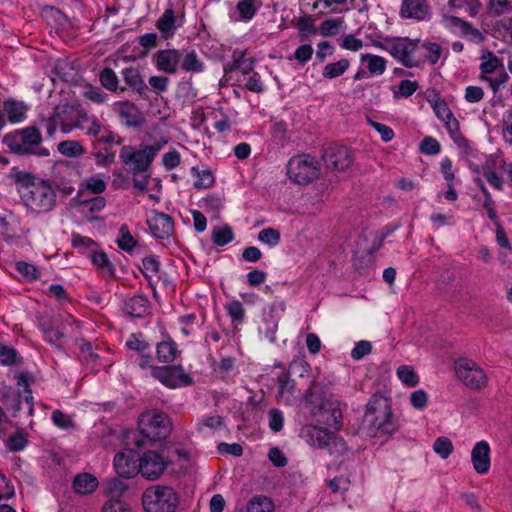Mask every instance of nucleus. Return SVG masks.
<instances>
[{
	"label": "nucleus",
	"mask_w": 512,
	"mask_h": 512,
	"mask_svg": "<svg viewBox=\"0 0 512 512\" xmlns=\"http://www.w3.org/2000/svg\"><path fill=\"white\" fill-rule=\"evenodd\" d=\"M21 201L27 211L33 215L49 213L56 207L57 196L48 180L36 178L25 172L16 176Z\"/></svg>",
	"instance_id": "1"
},
{
	"label": "nucleus",
	"mask_w": 512,
	"mask_h": 512,
	"mask_svg": "<svg viewBox=\"0 0 512 512\" xmlns=\"http://www.w3.org/2000/svg\"><path fill=\"white\" fill-rule=\"evenodd\" d=\"M161 150L160 144L141 145L136 148L125 145L121 148L119 158L125 169L132 174L133 184L141 192L147 190L150 181V166Z\"/></svg>",
	"instance_id": "2"
},
{
	"label": "nucleus",
	"mask_w": 512,
	"mask_h": 512,
	"mask_svg": "<svg viewBox=\"0 0 512 512\" xmlns=\"http://www.w3.org/2000/svg\"><path fill=\"white\" fill-rule=\"evenodd\" d=\"M362 429L370 437L392 435L397 430L388 399L378 394L371 397L366 406Z\"/></svg>",
	"instance_id": "3"
},
{
	"label": "nucleus",
	"mask_w": 512,
	"mask_h": 512,
	"mask_svg": "<svg viewBox=\"0 0 512 512\" xmlns=\"http://www.w3.org/2000/svg\"><path fill=\"white\" fill-rule=\"evenodd\" d=\"M171 432V423L166 414L156 410L146 411L139 418V431L132 432L135 447H144L147 441L156 442L165 439Z\"/></svg>",
	"instance_id": "4"
},
{
	"label": "nucleus",
	"mask_w": 512,
	"mask_h": 512,
	"mask_svg": "<svg viewBox=\"0 0 512 512\" xmlns=\"http://www.w3.org/2000/svg\"><path fill=\"white\" fill-rule=\"evenodd\" d=\"M42 136L36 127H26L8 133L3 138V143L14 153L19 155L34 154L47 157L50 151L41 146Z\"/></svg>",
	"instance_id": "5"
},
{
	"label": "nucleus",
	"mask_w": 512,
	"mask_h": 512,
	"mask_svg": "<svg viewBox=\"0 0 512 512\" xmlns=\"http://www.w3.org/2000/svg\"><path fill=\"white\" fill-rule=\"evenodd\" d=\"M381 48L407 68H415L422 65L419 39H410L408 37L387 39L381 44Z\"/></svg>",
	"instance_id": "6"
},
{
	"label": "nucleus",
	"mask_w": 512,
	"mask_h": 512,
	"mask_svg": "<svg viewBox=\"0 0 512 512\" xmlns=\"http://www.w3.org/2000/svg\"><path fill=\"white\" fill-rule=\"evenodd\" d=\"M142 503L146 512H175L178 496L171 487L154 485L144 491Z\"/></svg>",
	"instance_id": "7"
},
{
	"label": "nucleus",
	"mask_w": 512,
	"mask_h": 512,
	"mask_svg": "<svg viewBox=\"0 0 512 512\" xmlns=\"http://www.w3.org/2000/svg\"><path fill=\"white\" fill-rule=\"evenodd\" d=\"M51 176L55 188L64 196H70L75 190L74 184L81 178L80 164L73 161H58L52 167Z\"/></svg>",
	"instance_id": "8"
},
{
	"label": "nucleus",
	"mask_w": 512,
	"mask_h": 512,
	"mask_svg": "<svg viewBox=\"0 0 512 512\" xmlns=\"http://www.w3.org/2000/svg\"><path fill=\"white\" fill-rule=\"evenodd\" d=\"M287 172L293 182L307 184L318 178L320 169L315 158L309 155H300L289 160Z\"/></svg>",
	"instance_id": "9"
},
{
	"label": "nucleus",
	"mask_w": 512,
	"mask_h": 512,
	"mask_svg": "<svg viewBox=\"0 0 512 512\" xmlns=\"http://www.w3.org/2000/svg\"><path fill=\"white\" fill-rule=\"evenodd\" d=\"M480 64V78L486 81L496 93L509 79L502 61L493 53L488 52L482 56Z\"/></svg>",
	"instance_id": "10"
},
{
	"label": "nucleus",
	"mask_w": 512,
	"mask_h": 512,
	"mask_svg": "<svg viewBox=\"0 0 512 512\" xmlns=\"http://www.w3.org/2000/svg\"><path fill=\"white\" fill-rule=\"evenodd\" d=\"M456 376L470 389L479 390L485 387L487 377L484 370L472 359L462 357L455 361Z\"/></svg>",
	"instance_id": "11"
},
{
	"label": "nucleus",
	"mask_w": 512,
	"mask_h": 512,
	"mask_svg": "<svg viewBox=\"0 0 512 512\" xmlns=\"http://www.w3.org/2000/svg\"><path fill=\"white\" fill-rule=\"evenodd\" d=\"M316 422L339 431L342 427V412L339 403L329 399H323L320 404L311 410Z\"/></svg>",
	"instance_id": "12"
},
{
	"label": "nucleus",
	"mask_w": 512,
	"mask_h": 512,
	"mask_svg": "<svg viewBox=\"0 0 512 512\" xmlns=\"http://www.w3.org/2000/svg\"><path fill=\"white\" fill-rule=\"evenodd\" d=\"M17 384L18 386H22L24 388L25 394L22 395L20 393L8 391L3 395L4 404L7 406V409L12 410L14 414L22 410L23 405L25 404L27 406L29 415H33V396L32 391L29 389L26 374L21 373L18 376Z\"/></svg>",
	"instance_id": "13"
},
{
	"label": "nucleus",
	"mask_w": 512,
	"mask_h": 512,
	"mask_svg": "<svg viewBox=\"0 0 512 512\" xmlns=\"http://www.w3.org/2000/svg\"><path fill=\"white\" fill-rule=\"evenodd\" d=\"M151 375L169 388H177L192 383L191 377L181 366L153 367Z\"/></svg>",
	"instance_id": "14"
},
{
	"label": "nucleus",
	"mask_w": 512,
	"mask_h": 512,
	"mask_svg": "<svg viewBox=\"0 0 512 512\" xmlns=\"http://www.w3.org/2000/svg\"><path fill=\"white\" fill-rule=\"evenodd\" d=\"M139 473L148 480L158 479L167 468L168 461L158 452L147 451L138 458Z\"/></svg>",
	"instance_id": "15"
},
{
	"label": "nucleus",
	"mask_w": 512,
	"mask_h": 512,
	"mask_svg": "<svg viewBox=\"0 0 512 512\" xmlns=\"http://www.w3.org/2000/svg\"><path fill=\"white\" fill-rule=\"evenodd\" d=\"M502 170L506 175L507 179L512 187V162H506L505 159H488L482 166V174L487 182L496 190L501 191L503 189L504 181L503 178L498 175L495 169Z\"/></svg>",
	"instance_id": "16"
},
{
	"label": "nucleus",
	"mask_w": 512,
	"mask_h": 512,
	"mask_svg": "<svg viewBox=\"0 0 512 512\" xmlns=\"http://www.w3.org/2000/svg\"><path fill=\"white\" fill-rule=\"evenodd\" d=\"M325 166L333 171H345L353 161L351 151L342 145H331L324 150L322 155Z\"/></svg>",
	"instance_id": "17"
},
{
	"label": "nucleus",
	"mask_w": 512,
	"mask_h": 512,
	"mask_svg": "<svg viewBox=\"0 0 512 512\" xmlns=\"http://www.w3.org/2000/svg\"><path fill=\"white\" fill-rule=\"evenodd\" d=\"M83 113L84 109L76 104L58 105L54 110L56 120L58 119L59 126L63 133H69L76 129Z\"/></svg>",
	"instance_id": "18"
},
{
	"label": "nucleus",
	"mask_w": 512,
	"mask_h": 512,
	"mask_svg": "<svg viewBox=\"0 0 512 512\" xmlns=\"http://www.w3.org/2000/svg\"><path fill=\"white\" fill-rule=\"evenodd\" d=\"M146 223L152 235L158 239H168L174 231V221L169 215L151 211Z\"/></svg>",
	"instance_id": "19"
},
{
	"label": "nucleus",
	"mask_w": 512,
	"mask_h": 512,
	"mask_svg": "<svg viewBox=\"0 0 512 512\" xmlns=\"http://www.w3.org/2000/svg\"><path fill=\"white\" fill-rule=\"evenodd\" d=\"M182 59V53L176 49H164L157 51L153 56V62L158 70L175 74Z\"/></svg>",
	"instance_id": "20"
},
{
	"label": "nucleus",
	"mask_w": 512,
	"mask_h": 512,
	"mask_svg": "<svg viewBox=\"0 0 512 512\" xmlns=\"http://www.w3.org/2000/svg\"><path fill=\"white\" fill-rule=\"evenodd\" d=\"M114 467L116 473L123 478H131L139 473V461L131 450L117 453Z\"/></svg>",
	"instance_id": "21"
},
{
	"label": "nucleus",
	"mask_w": 512,
	"mask_h": 512,
	"mask_svg": "<svg viewBox=\"0 0 512 512\" xmlns=\"http://www.w3.org/2000/svg\"><path fill=\"white\" fill-rule=\"evenodd\" d=\"M471 462L474 470L481 475L487 474L490 470V446L487 441L477 442L471 451Z\"/></svg>",
	"instance_id": "22"
},
{
	"label": "nucleus",
	"mask_w": 512,
	"mask_h": 512,
	"mask_svg": "<svg viewBox=\"0 0 512 512\" xmlns=\"http://www.w3.org/2000/svg\"><path fill=\"white\" fill-rule=\"evenodd\" d=\"M445 24L447 27L452 29L454 32L460 34L463 37L468 38L471 41H481L482 34L481 32L473 28L468 22L455 17L450 16L445 19Z\"/></svg>",
	"instance_id": "23"
},
{
	"label": "nucleus",
	"mask_w": 512,
	"mask_h": 512,
	"mask_svg": "<svg viewBox=\"0 0 512 512\" xmlns=\"http://www.w3.org/2000/svg\"><path fill=\"white\" fill-rule=\"evenodd\" d=\"M401 15L415 20H424L429 15V5L426 0H403Z\"/></svg>",
	"instance_id": "24"
},
{
	"label": "nucleus",
	"mask_w": 512,
	"mask_h": 512,
	"mask_svg": "<svg viewBox=\"0 0 512 512\" xmlns=\"http://www.w3.org/2000/svg\"><path fill=\"white\" fill-rule=\"evenodd\" d=\"M331 434L327 429L317 425H308L302 429V435L306 441L317 448H325L331 438Z\"/></svg>",
	"instance_id": "25"
},
{
	"label": "nucleus",
	"mask_w": 512,
	"mask_h": 512,
	"mask_svg": "<svg viewBox=\"0 0 512 512\" xmlns=\"http://www.w3.org/2000/svg\"><path fill=\"white\" fill-rule=\"evenodd\" d=\"M150 308V301L144 295H135L124 302V312L131 316L141 318L144 317Z\"/></svg>",
	"instance_id": "26"
},
{
	"label": "nucleus",
	"mask_w": 512,
	"mask_h": 512,
	"mask_svg": "<svg viewBox=\"0 0 512 512\" xmlns=\"http://www.w3.org/2000/svg\"><path fill=\"white\" fill-rule=\"evenodd\" d=\"M121 75L126 85L140 95H144L148 87L145 84L140 70L137 67H126L122 69Z\"/></svg>",
	"instance_id": "27"
},
{
	"label": "nucleus",
	"mask_w": 512,
	"mask_h": 512,
	"mask_svg": "<svg viewBox=\"0 0 512 512\" xmlns=\"http://www.w3.org/2000/svg\"><path fill=\"white\" fill-rule=\"evenodd\" d=\"M436 116L445 123L446 129L452 122H459L449 109L447 103L437 94L434 93L432 99H428Z\"/></svg>",
	"instance_id": "28"
},
{
	"label": "nucleus",
	"mask_w": 512,
	"mask_h": 512,
	"mask_svg": "<svg viewBox=\"0 0 512 512\" xmlns=\"http://www.w3.org/2000/svg\"><path fill=\"white\" fill-rule=\"evenodd\" d=\"M98 487V480L89 473L78 474L73 481V488L76 493L86 495L94 492Z\"/></svg>",
	"instance_id": "29"
},
{
	"label": "nucleus",
	"mask_w": 512,
	"mask_h": 512,
	"mask_svg": "<svg viewBox=\"0 0 512 512\" xmlns=\"http://www.w3.org/2000/svg\"><path fill=\"white\" fill-rule=\"evenodd\" d=\"M3 109L11 123H20L26 118L27 107L23 102L6 100Z\"/></svg>",
	"instance_id": "30"
},
{
	"label": "nucleus",
	"mask_w": 512,
	"mask_h": 512,
	"mask_svg": "<svg viewBox=\"0 0 512 512\" xmlns=\"http://www.w3.org/2000/svg\"><path fill=\"white\" fill-rule=\"evenodd\" d=\"M89 258L94 266H96L103 274L108 277L114 276V266L109 260L107 254L100 249H92Z\"/></svg>",
	"instance_id": "31"
},
{
	"label": "nucleus",
	"mask_w": 512,
	"mask_h": 512,
	"mask_svg": "<svg viewBox=\"0 0 512 512\" xmlns=\"http://www.w3.org/2000/svg\"><path fill=\"white\" fill-rule=\"evenodd\" d=\"M119 106V116L126 126L136 127L140 124V116L136 106L130 102H120L117 104Z\"/></svg>",
	"instance_id": "32"
},
{
	"label": "nucleus",
	"mask_w": 512,
	"mask_h": 512,
	"mask_svg": "<svg viewBox=\"0 0 512 512\" xmlns=\"http://www.w3.org/2000/svg\"><path fill=\"white\" fill-rule=\"evenodd\" d=\"M420 55L422 56V65L425 62L435 65L442 56L443 49L440 44L436 42H420Z\"/></svg>",
	"instance_id": "33"
},
{
	"label": "nucleus",
	"mask_w": 512,
	"mask_h": 512,
	"mask_svg": "<svg viewBox=\"0 0 512 512\" xmlns=\"http://www.w3.org/2000/svg\"><path fill=\"white\" fill-rule=\"evenodd\" d=\"M78 129H82L87 135L98 137L103 131V125L99 122L98 118L94 115H89L85 110L82 118L78 121Z\"/></svg>",
	"instance_id": "34"
},
{
	"label": "nucleus",
	"mask_w": 512,
	"mask_h": 512,
	"mask_svg": "<svg viewBox=\"0 0 512 512\" xmlns=\"http://www.w3.org/2000/svg\"><path fill=\"white\" fill-rule=\"evenodd\" d=\"M99 81L105 89L111 92H117L118 90L123 92L125 90V87L119 86L118 76L112 68H104L99 74Z\"/></svg>",
	"instance_id": "35"
},
{
	"label": "nucleus",
	"mask_w": 512,
	"mask_h": 512,
	"mask_svg": "<svg viewBox=\"0 0 512 512\" xmlns=\"http://www.w3.org/2000/svg\"><path fill=\"white\" fill-rule=\"evenodd\" d=\"M181 68L185 72L201 73L205 69L204 63L199 59L195 51H189L185 55L182 54Z\"/></svg>",
	"instance_id": "36"
},
{
	"label": "nucleus",
	"mask_w": 512,
	"mask_h": 512,
	"mask_svg": "<svg viewBox=\"0 0 512 512\" xmlns=\"http://www.w3.org/2000/svg\"><path fill=\"white\" fill-rule=\"evenodd\" d=\"M212 242L217 246H225L234 240V232L228 225L214 227L211 231Z\"/></svg>",
	"instance_id": "37"
},
{
	"label": "nucleus",
	"mask_w": 512,
	"mask_h": 512,
	"mask_svg": "<svg viewBox=\"0 0 512 512\" xmlns=\"http://www.w3.org/2000/svg\"><path fill=\"white\" fill-rule=\"evenodd\" d=\"M274 503L266 496L257 495L247 503V512H273Z\"/></svg>",
	"instance_id": "38"
},
{
	"label": "nucleus",
	"mask_w": 512,
	"mask_h": 512,
	"mask_svg": "<svg viewBox=\"0 0 512 512\" xmlns=\"http://www.w3.org/2000/svg\"><path fill=\"white\" fill-rule=\"evenodd\" d=\"M350 62L347 59H340L337 62L327 64L322 70V76L327 79H334L343 75L349 68Z\"/></svg>",
	"instance_id": "39"
},
{
	"label": "nucleus",
	"mask_w": 512,
	"mask_h": 512,
	"mask_svg": "<svg viewBox=\"0 0 512 512\" xmlns=\"http://www.w3.org/2000/svg\"><path fill=\"white\" fill-rule=\"evenodd\" d=\"M191 172L194 177H197V180L194 182V187L196 189H207L214 185L215 179L211 170H199L198 168L193 167Z\"/></svg>",
	"instance_id": "40"
},
{
	"label": "nucleus",
	"mask_w": 512,
	"mask_h": 512,
	"mask_svg": "<svg viewBox=\"0 0 512 512\" xmlns=\"http://www.w3.org/2000/svg\"><path fill=\"white\" fill-rule=\"evenodd\" d=\"M447 130L454 143L462 149L465 154H469L472 151L469 141L460 132L459 122L450 123Z\"/></svg>",
	"instance_id": "41"
},
{
	"label": "nucleus",
	"mask_w": 512,
	"mask_h": 512,
	"mask_svg": "<svg viewBox=\"0 0 512 512\" xmlns=\"http://www.w3.org/2000/svg\"><path fill=\"white\" fill-rule=\"evenodd\" d=\"M58 151L67 157H80L85 154V148L75 140H65L58 144Z\"/></svg>",
	"instance_id": "42"
},
{
	"label": "nucleus",
	"mask_w": 512,
	"mask_h": 512,
	"mask_svg": "<svg viewBox=\"0 0 512 512\" xmlns=\"http://www.w3.org/2000/svg\"><path fill=\"white\" fill-rule=\"evenodd\" d=\"M362 61L367 62V68L372 76L382 75L386 70V60L377 55L366 54L362 56Z\"/></svg>",
	"instance_id": "43"
},
{
	"label": "nucleus",
	"mask_w": 512,
	"mask_h": 512,
	"mask_svg": "<svg viewBox=\"0 0 512 512\" xmlns=\"http://www.w3.org/2000/svg\"><path fill=\"white\" fill-rule=\"evenodd\" d=\"M177 349L175 343L164 341L157 345V358L162 363H170L176 358Z\"/></svg>",
	"instance_id": "44"
},
{
	"label": "nucleus",
	"mask_w": 512,
	"mask_h": 512,
	"mask_svg": "<svg viewBox=\"0 0 512 512\" xmlns=\"http://www.w3.org/2000/svg\"><path fill=\"white\" fill-rule=\"evenodd\" d=\"M259 7V0H240L237 3V11L242 20L252 19Z\"/></svg>",
	"instance_id": "45"
},
{
	"label": "nucleus",
	"mask_w": 512,
	"mask_h": 512,
	"mask_svg": "<svg viewBox=\"0 0 512 512\" xmlns=\"http://www.w3.org/2000/svg\"><path fill=\"white\" fill-rule=\"evenodd\" d=\"M5 444L9 451L19 452L26 448L28 439L22 431H17L6 439Z\"/></svg>",
	"instance_id": "46"
},
{
	"label": "nucleus",
	"mask_w": 512,
	"mask_h": 512,
	"mask_svg": "<svg viewBox=\"0 0 512 512\" xmlns=\"http://www.w3.org/2000/svg\"><path fill=\"white\" fill-rule=\"evenodd\" d=\"M38 328L44 334L45 340L50 344L57 345L58 341L61 340L64 334L57 328L51 326L50 324L39 321Z\"/></svg>",
	"instance_id": "47"
},
{
	"label": "nucleus",
	"mask_w": 512,
	"mask_h": 512,
	"mask_svg": "<svg viewBox=\"0 0 512 512\" xmlns=\"http://www.w3.org/2000/svg\"><path fill=\"white\" fill-rule=\"evenodd\" d=\"M397 376L399 379L409 387H414L418 384L419 378L414 369L408 365H402L397 369Z\"/></svg>",
	"instance_id": "48"
},
{
	"label": "nucleus",
	"mask_w": 512,
	"mask_h": 512,
	"mask_svg": "<svg viewBox=\"0 0 512 512\" xmlns=\"http://www.w3.org/2000/svg\"><path fill=\"white\" fill-rule=\"evenodd\" d=\"M175 15L172 9H166L157 21V28L164 34L172 33L174 30Z\"/></svg>",
	"instance_id": "49"
},
{
	"label": "nucleus",
	"mask_w": 512,
	"mask_h": 512,
	"mask_svg": "<svg viewBox=\"0 0 512 512\" xmlns=\"http://www.w3.org/2000/svg\"><path fill=\"white\" fill-rule=\"evenodd\" d=\"M52 422L55 426L63 430H72L75 428V423L71 416L63 413L61 410H54L51 414Z\"/></svg>",
	"instance_id": "50"
},
{
	"label": "nucleus",
	"mask_w": 512,
	"mask_h": 512,
	"mask_svg": "<svg viewBox=\"0 0 512 512\" xmlns=\"http://www.w3.org/2000/svg\"><path fill=\"white\" fill-rule=\"evenodd\" d=\"M72 246L79 250L80 253H87L88 251H92V249L97 248V243L85 236H81L79 234H74L72 237Z\"/></svg>",
	"instance_id": "51"
},
{
	"label": "nucleus",
	"mask_w": 512,
	"mask_h": 512,
	"mask_svg": "<svg viewBox=\"0 0 512 512\" xmlns=\"http://www.w3.org/2000/svg\"><path fill=\"white\" fill-rule=\"evenodd\" d=\"M433 450L442 459H447L453 452V444L447 437H438L433 444Z\"/></svg>",
	"instance_id": "52"
},
{
	"label": "nucleus",
	"mask_w": 512,
	"mask_h": 512,
	"mask_svg": "<svg viewBox=\"0 0 512 512\" xmlns=\"http://www.w3.org/2000/svg\"><path fill=\"white\" fill-rule=\"evenodd\" d=\"M342 24L343 20L341 18L327 19L321 23L319 30L324 37L335 36L339 32Z\"/></svg>",
	"instance_id": "53"
},
{
	"label": "nucleus",
	"mask_w": 512,
	"mask_h": 512,
	"mask_svg": "<svg viewBox=\"0 0 512 512\" xmlns=\"http://www.w3.org/2000/svg\"><path fill=\"white\" fill-rule=\"evenodd\" d=\"M120 234H121V236L117 240V244H118L119 248L126 252L132 251L135 248L137 241L131 235V233L129 232V229L126 225L121 226Z\"/></svg>",
	"instance_id": "54"
},
{
	"label": "nucleus",
	"mask_w": 512,
	"mask_h": 512,
	"mask_svg": "<svg viewBox=\"0 0 512 512\" xmlns=\"http://www.w3.org/2000/svg\"><path fill=\"white\" fill-rule=\"evenodd\" d=\"M301 40L307 39L310 35H315L317 29L314 20L310 16L302 17L297 22Z\"/></svg>",
	"instance_id": "55"
},
{
	"label": "nucleus",
	"mask_w": 512,
	"mask_h": 512,
	"mask_svg": "<svg viewBox=\"0 0 512 512\" xmlns=\"http://www.w3.org/2000/svg\"><path fill=\"white\" fill-rule=\"evenodd\" d=\"M15 269L26 279L33 281L40 277V273L36 266L25 261H19L15 264Z\"/></svg>",
	"instance_id": "56"
},
{
	"label": "nucleus",
	"mask_w": 512,
	"mask_h": 512,
	"mask_svg": "<svg viewBox=\"0 0 512 512\" xmlns=\"http://www.w3.org/2000/svg\"><path fill=\"white\" fill-rule=\"evenodd\" d=\"M258 240L270 247H275L280 243L281 236L278 230L274 228H265L259 232Z\"/></svg>",
	"instance_id": "57"
},
{
	"label": "nucleus",
	"mask_w": 512,
	"mask_h": 512,
	"mask_svg": "<svg viewBox=\"0 0 512 512\" xmlns=\"http://www.w3.org/2000/svg\"><path fill=\"white\" fill-rule=\"evenodd\" d=\"M226 310L233 322L237 324L243 322L245 316V309L240 301L233 300L229 302L226 305Z\"/></svg>",
	"instance_id": "58"
},
{
	"label": "nucleus",
	"mask_w": 512,
	"mask_h": 512,
	"mask_svg": "<svg viewBox=\"0 0 512 512\" xmlns=\"http://www.w3.org/2000/svg\"><path fill=\"white\" fill-rule=\"evenodd\" d=\"M324 449H327L331 455H342L346 452L347 445L343 438L331 434V438Z\"/></svg>",
	"instance_id": "59"
},
{
	"label": "nucleus",
	"mask_w": 512,
	"mask_h": 512,
	"mask_svg": "<svg viewBox=\"0 0 512 512\" xmlns=\"http://www.w3.org/2000/svg\"><path fill=\"white\" fill-rule=\"evenodd\" d=\"M83 95L88 100L97 104H102L108 99V95L101 88L92 85L86 87Z\"/></svg>",
	"instance_id": "60"
},
{
	"label": "nucleus",
	"mask_w": 512,
	"mask_h": 512,
	"mask_svg": "<svg viewBox=\"0 0 512 512\" xmlns=\"http://www.w3.org/2000/svg\"><path fill=\"white\" fill-rule=\"evenodd\" d=\"M502 136L504 141L512 146V109L505 111L503 114Z\"/></svg>",
	"instance_id": "61"
},
{
	"label": "nucleus",
	"mask_w": 512,
	"mask_h": 512,
	"mask_svg": "<svg viewBox=\"0 0 512 512\" xmlns=\"http://www.w3.org/2000/svg\"><path fill=\"white\" fill-rule=\"evenodd\" d=\"M489 9L496 15H504L512 12V0H490Z\"/></svg>",
	"instance_id": "62"
},
{
	"label": "nucleus",
	"mask_w": 512,
	"mask_h": 512,
	"mask_svg": "<svg viewBox=\"0 0 512 512\" xmlns=\"http://www.w3.org/2000/svg\"><path fill=\"white\" fill-rule=\"evenodd\" d=\"M428 403V394L423 389H418L410 394V404L417 410H423Z\"/></svg>",
	"instance_id": "63"
},
{
	"label": "nucleus",
	"mask_w": 512,
	"mask_h": 512,
	"mask_svg": "<svg viewBox=\"0 0 512 512\" xmlns=\"http://www.w3.org/2000/svg\"><path fill=\"white\" fill-rule=\"evenodd\" d=\"M102 512H130L128 504L115 498L109 499L102 507Z\"/></svg>",
	"instance_id": "64"
}]
</instances>
